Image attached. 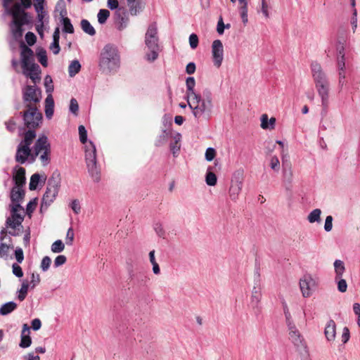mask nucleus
I'll use <instances>...</instances> for the list:
<instances>
[{
    "instance_id": "obj_1",
    "label": "nucleus",
    "mask_w": 360,
    "mask_h": 360,
    "mask_svg": "<svg viewBox=\"0 0 360 360\" xmlns=\"http://www.w3.org/2000/svg\"><path fill=\"white\" fill-rule=\"evenodd\" d=\"M3 6L6 11L13 16L11 25V32L15 39L22 35V26L30 22V20L24 9L32 6L31 0H4Z\"/></svg>"
},
{
    "instance_id": "obj_2",
    "label": "nucleus",
    "mask_w": 360,
    "mask_h": 360,
    "mask_svg": "<svg viewBox=\"0 0 360 360\" xmlns=\"http://www.w3.org/2000/svg\"><path fill=\"white\" fill-rule=\"evenodd\" d=\"M311 72L317 94L321 98L322 110L326 113L329 105L330 82L328 77L321 65L317 62L311 63Z\"/></svg>"
},
{
    "instance_id": "obj_3",
    "label": "nucleus",
    "mask_w": 360,
    "mask_h": 360,
    "mask_svg": "<svg viewBox=\"0 0 360 360\" xmlns=\"http://www.w3.org/2000/svg\"><path fill=\"white\" fill-rule=\"evenodd\" d=\"M187 101L193 116L198 122L208 121L211 118L214 103L210 91H205L202 96L199 94Z\"/></svg>"
},
{
    "instance_id": "obj_4",
    "label": "nucleus",
    "mask_w": 360,
    "mask_h": 360,
    "mask_svg": "<svg viewBox=\"0 0 360 360\" xmlns=\"http://www.w3.org/2000/svg\"><path fill=\"white\" fill-rule=\"evenodd\" d=\"M20 63L22 68V73L25 76L30 77L34 84L39 82L41 79L40 67L34 62V54L33 51L21 43L20 46Z\"/></svg>"
},
{
    "instance_id": "obj_5",
    "label": "nucleus",
    "mask_w": 360,
    "mask_h": 360,
    "mask_svg": "<svg viewBox=\"0 0 360 360\" xmlns=\"http://www.w3.org/2000/svg\"><path fill=\"white\" fill-rule=\"evenodd\" d=\"M98 66L103 72H116L120 66V56L117 48L110 44L102 49L99 56Z\"/></svg>"
},
{
    "instance_id": "obj_6",
    "label": "nucleus",
    "mask_w": 360,
    "mask_h": 360,
    "mask_svg": "<svg viewBox=\"0 0 360 360\" xmlns=\"http://www.w3.org/2000/svg\"><path fill=\"white\" fill-rule=\"evenodd\" d=\"M145 44L148 49L145 58L147 61L153 63L158 58L161 50L159 45L157 24L155 22L151 23L148 27L145 35Z\"/></svg>"
},
{
    "instance_id": "obj_7",
    "label": "nucleus",
    "mask_w": 360,
    "mask_h": 360,
    "mask_svg": "<svg viewBox=\"0 0 360 360\" xmlns=\"http://www.w3.org/2000/svg\"><path fill=\"white\" fill-rule=\"evenodd\" d=\"M51 144L47 136L41 135L37 139L33 146L32 160L34 161L37 157H39L41 165L44 167L50 163L51 159Z\"/></svg>"
},
{
    "instance_id": "obj_8",
    "label": "nucleus",
    "mask_w": 360,
    "mask_h": 360,
    "mask_svg": "<svg viewBox=\"0 0 360 360\" xmlns=\"http://www.w3.org/2000/svg\"><path fill=\"white\" fill-rule=\"evenodd\" d=\"M36 138V132L34 130H27L24 133L23 139L17 147L15 161L24 164L29 157L32 158V152L30 148L31 144Z\"/></svg>"
},
{
    "instance_id": "obj_9",
    "label": "nucleus",
    "mask_w": 360,
    "mask_h": 360,
    "mask_svg": "<svg viewBox=\"0 0 360 360\" xmlns=\"http://www.w3.org/2000/svg\"><path fill=\"white\" fill-rule=\"evenodd\" d=\"M61 177L58 172H53L51 176L49 179L46 192L41 200V207H47L56 199L60 186Z\"/></svg>"
},
{
    "instance_id": "obj_10",
    "label": "nucleus",
    "mask_w": 360,
    "mask_h": 360,
    "mask_svg": "<svg viewBox=\"0 0 360 360\" xmlns=\"http://www.w3.org/2000/svg\"><path fill=\"white\" fill-rule=\"evenodd\" d=\"M85 159L89 174L95 182H98L101 176L96 164V150L95 145L91 141H89V144L86 146Z\"/></svg>"
},
{
    "instance_id": "obj_11",
    "label": "nucleus",
    "mask_w": 360,
    "mask_h": 360,
    "mask_svg": "<svg viewBox=\"0 0 360 360\" xmlns=\"http://www.w3.org/2000/svg\"><path fill=\"white\" fill-rule=\"evenodd\" d=\"M22 101L25 108L38 107L41 100V91L36 86L27 85L22 89Z\"/></svg>"
},
{
    "instance_id": "obj_12",
    "label": "nucleus",
    "mask_w": 360,
    "mask_h": 360,
    "mask_svg": "<svg viewBox=\"0 0 360 360\" xmlns=\"http://www.w3.org/2000/svg\"><path fill=\"white\" fill-rule=\"evenodd\" d=\"M26 110L21 112L24 124L28 130H34L39 127L42 120V114L38 107L25 108Z\"/></svg>"
},
{
    "instance_id": "obj_13",
    "label": "nucleus",
    "mask_w": 360,
    "mask_h": 360,
    "mask_svg": "<svg viewBox=\"0 0 360 360\" xmlns=\"http://www.w3.org/2000/svg\"><path fill=\"white\" fill-rule=\"evenodd\" d=\"M243 182V172L236 171L234 172L229 188V196L232 200L236 201L238 198V195L242 191Z\"/></svg>"
},
{
    "instance_id": "obj_14",
    "label": "nucleus",
    "mask_w": 360,
    "mask_h": 360,
    "mask_svg": "<svg viewBox=\"0 0 360 360\" xmlns=\"http://www.w3.org/2000/svg\"><path fill=\"white\" fill-rule=\"evenodd\" d=\"M25 196V192L22 189V188L13 187L11 189V211H20L22 213H24V209L20 205V203L22 202Z\"/></svg>"
},
{
    "instance_id": "obj_15",
    "label": "nucleus",
    "mask_w": 360,
    "mask_h": 360,
    "mask_svg": "<svg viewBox=\"0 0 360 360\" xmlns=\"http://www.w3.org/2000/svg\"><path fill=\"white\" fill-rule=\"evenodd\" d=\"M314 278L309 274L303 276L300 280V288L304 297H310L316 288Z\"/></svg>"
},
{
    "instance_id": "obj_16",
    "label": "nucleus",
    "mask_w": 360,
    "mask_h": 360,
    "mask_svg": "<svg viewBox=\"0 0 360 360\" xmlns=\"http://www.w3.org/2000/svg\"><path fill=\"white\" fill-rule=\"evenodd\" d=\"M289 331V339L296 348L300 350L307 351V344L303 336L301 335L296 326L288 328Z\"/></svg>"
},
{
    "instance_id": "obj_17",
    "label": "nucleus",
    "mask_w": 360,
    "mask_h": 360,
    "mask_svg": "<svg viewBox=\"0 0 360 360\" xmlns=\"http://www.w3.org/2000/svg\"><path fill=\"white\" fill-rule=\"evenodd\" d=\"M212 56L214 65L219 68L224 60V46L221 40L216 39L212 42Z\"/></svg>"
},
{
    "instance_id": "obj_18",
    "label": "nucleus",
    "mask_w": 360,
    "mask_h": 360,
    "mask_svg": "<svg viewBox=\"0 0 360 360\" xmlns=\"http://www.w3.org/2000/svg\"><path fill=\"white\" fill-rule=\"evenodd\" d=\"M115 18L116 27L118 30L122 31L127 27L129 19L124 8H119L115 13Z\"/></svg>"
},
{
    "instance_id": "obj_19",
    "label": "nucleus",
    "mask_w": 360,
    "mask_h": 360,
    "mask_svg": "<svg viewBox=\"0 0 360 360\" xmlns=\"http://www.w3.org/2000/svg\"><path fill=\"white\" fill-rule=\"evenodd\" d=\"M127 2L131 15H138L145 7V0H127Z\"/></svg>"
},
{
    "instance_id": "obj_20",
    "label": "nucleus",
    "mask_w": 360,
    "mask_h": 360,
    "mask_svg": "<svg viewBox=\"0 0 360 360\" xmlns=\"http://www.w3.org/2000/svg\"><path fill=\"white\" fill-rule=\"evenodd\" d=\"M262 297V288L259 285H255L252 290L250 297V304L253 309H259Z\"/></svg>"
},
{
    "instance_id": "obj_21",
    "label": "nucleus",
    "mask_w": 360,
    "mask_h": 360,
    "mask_svg": "<svg viewBox=\"0 0 360 360\" xmlns=\"http://www.w3.org/2000/svg\"><path fill=\"white\" fill-rule=\"evenodd\" d=\"M172 141L169 143V149L174 157H177L181 149V134L175 133L171 136Z\"/></svg>"
},
{
    "instance_id": "obj_22",
    "label": "nucleus",
    "mask_w": 360,
    "mask_h": 360,
    "mask_svg": "<svg viewBox=\"0 0 360 360\" xmlns=\"http://www.w3.org/2000/svg\"><path fill=\"white\" fill-rule=\"evenodd\" d=\"M11 212V217L8 218L6 220V224L8 226L15 229L17 226L21 224L23 221V213L20 211Z\"/></svg>"
},
{
    "instance_id": "obj_23",
    "label": "nucleus",
    "mask_w": 360,
    "mask_h": 360,
    "mask_svg": "<svg viewBox=\"0 0 360 360\" xmlns=\"http://www.w3.org/2000/svg\"><path fill=\"white\" fill-rule=\"evenodd\" d=\"M324 334L328 341H333L335 340L336 325L333 320L330 319L328 321L325 328Z\"/></svg>"
},
{
    "instance_id": "obj_24",
    "label": "nucleus",
    "mask_w": 360,
    "mask_h": 360,
    "mask_svg": "<svg viewBox=\"0 0 360 360\" xmlns=\"http://www.w3.org/2000/svg\"><path fill=\"white\" fill-rule=\"evenodd\" d=\"M186 85L187 101L199 95V94H198L194 89L195 86V80L194 77H188L186 81Z\"/></svg>"
},
{
    "instance_id": "obj_25",
    "label": "nucleus",
    "mask_w": 360,
    "mask_h": 360,
    "mask_svg": "<svg viewBox=\"0 0 360 360\" xmlns=\"http://www.w3.org/2000/svg\"><path fill=\"white\" fill-rule=\"evenodd\" d=\"M13 180L15 186L22 188L25 184V169L23 167H19L13 175Z\"/></svg>"
},
{
    "instance_id": "obj_26",
    "label": "nucleus",
    "mask_w": 360,
    "mask_h": 360,
    "mask_svg": "<svg viewBox=\"0 0 360 360\" xmlns=\"http://www.w3.org/2000/svg\"><path fill=\"white\" fill-rule=\"evenodd\" d=\"M66 14L65 10H62L60 11V15H61V23L63 26V31L66 33L72 34L74 33V27L72 25L70 20L68 17H65V15Z\"/></svg>"
},
{
    "instance_id": "obj_27",
    "label": "nucleus",
    "mask_w": 360,
    "mask_h": 360,
    "mask_svg": "<svg viewBox=\"0 0 360 360\" xmlns=\"http://www.w3.org/2000/svg\"><path fill=\"white\" fill-rule=\"evenodd\" d=\"M60 39V30L59 27H56L53 34V42L50 45V49L52 52L56 55L60 52V48L59 46Z\"/></svg>"
},
{
    "instance_id": "obj_28",
    "label": "nucleus",
    "mask_w": 360,
    "mask_h": 360,
    "mask_svg": "<svg viewBox=\"0 0 360 360\" xmlns=\"http://www.w3.org/2000/svg\"><path fill=\"white\" fill-rule=\"evenodd\" d=\"M276 118L271 117L269 120L266 114H263L261 117V127L264 129L275 128Z\"/></svg>"
},
{
    "instance_id": "obj_29",
    "label": "nucleus",
    "mask_w": 360,
    "mask_h": 360,
    "mask_svg": "<svg viewBox=\"0 0 360 360\" xmlns=\"http://www.w3.org/2000/svg\"><path fill=\"white\" fill-rule=\"evenodd\" d=\"M334 270H335V278H340L342 277L343 274L345 271V266L343 261L340 259L335 260L333 263Z\"/></svg>"
},
{
    "instance_id": "obj_30",
    "label": "nucleus",
    "mask_w": 360,
    "mask_h": 360,
    "mask_svg": "<svg viewBox=\"0 0 360 360\" xmlns=\"http://www.w3.org/2000/svg\"><path fill=\"white\" fill-rule=\"evenodd\" d=\"M54 101L51 95H49L45 100V114L47 118H51L53 114Z\"/></svg>"
},
{
    "instance_id": "obj_31",
    "label": "nucleus",
    "mask_w": 360,
    "mask_h": 360,
    "mask_svg": "<svg viewBox=\"0 0 360 360\" xmlns=\"http://www.w3.org/2000/svg\"><path fill=\"white\" fill-rule=\"evenodd\" d=\"M171 132L167 129H164L162 131L161 134L156 138V140L155 141V145L157 147L162 146L165 145L169 136H171Z\"/></svg>"
},
{
    "instance_id": "obj_32",
    "label": "nucleus",
    "mask_w": 360,
    "mask_h": 360,
    "mask_svg": "<svg viewBox=\"0 0 360 360\" xmlns=\"http://www.w3.org/2000/svg\"><path fill=\"white\" fill-rule=\"evenodd\" d=\"M81 28L84 32L90 35L94 36L96 34V30L94 27L91 25L89 20L83 19L80 22Z\"/></svg>"
},
{
    "instance_id": "obj_33",
    "label": "nucleus",
    "mask_w": 360,
    "mask_h": 360,
    "mask_svg": "<svg viewBox=\"0 0 360 360\" xmlns=\"http://www.w3.org/2000/svg\"><path fill=\"white\" fill-rule=\"evenodd\" d=\"M16 308L17 304L14 302H6L0 308V314L2 316L7 315L14 311Z\"/></svg>"
},
{
    "instance_id": "obj_34",
    "label": "nucleus",
    "mask_w": 360,
    "mask_h": 360,
    "mask_svg": "<svg viewBox=\"0 0 360 360\" xmlns=\"http://www.w3.org/2000/svg\"><path fill=\"white\" fill-rule=\"evenodd\" d=\"M30 288V285L27 281H23L21 285V288L18 290L17 297L20 301H23L27 295Z\"/></svg>"
},
{
    "instance_id": "obj_35",
    "label": "nucleus",
    "mask_w": 360,
    "mask_h": 360,
    "mask_svg": "<svg viewBox=\"0 0 360 360\" xmlns=\"http://www.w3.org/2000/svg\"><path fill=\"white\" fill-rule=\"evenodd\" d=\"M321 210L319 208L313 210L307 216L309 223H319L321 221Z\"/></svg>"
},
{
    "instance_id": "obj_36",
    "label": "nucleus",
    "mask_w": 360,
    "mask_h": 360,
    "mask_svg": "<svg viewBox=\"0 0 360 360\" xmlns=\"http://www.w3.org/2000/svg\"><path fill=\"white\" fill-rule=\"evenodd\" d=\"M81 69V65L77 60H72L68 67V73L70 77L75 76Z\"/></svg>"
},
{
    "instance_id": "obj_37",
    "label": "nucleus",
    "mask_w": 360,
    "mask_h": 360,
    "mask_svg": "<svg viewBox=\"0 0 360 360\" xmlns=\"http://www.w3.org/2000/svg\"><path fill=\"white\" fill-rule=\"evenodd\" d=\"M240 16L242 18V21L244 24H246L248 21V2L247 0H242L240 1Z\"/></svg>"
},
{
    "instance_id": "obj_38",
    "label": "nucleus",
    "mask_w": 360,
    "mask_h": 360,
    "mask_svg": "<svg viewBox=\"0 0 360 360\" xmlns=\"http://www.w3.org/2000/svg\"><path fill=\"white\" fill-rule=\"evenodd\" d=\"M110 11L107 9H101L99 10L97 18H98V22L101 25H103L106 22L108 18L110 17Z\"/></svg>"
},
{
    "instance_id": "obj_39",
    "label": "nucleus",
    "mask_w": 360,
    "mask_h": 360,
    "mask_svg": "<svg viewBox=\"0 0 360 360\" xmlns=\"http://www.w3.org/2000/svg\"><path fill=\"white\" fill-rule=\"evenodd\" d=\"M149 259L153 265V271L155 274L158 275L160 273V269L158 264L157 263L155 257V250H151L149 252Z\"/></svg>"
},
{
    "instance_id": "obj_40",
    "label": "nucleus",
    "mask_w": 360,
    "mask_h": 360,
    "mask_svg": "<svg viewBox=\"0 0 360 360\" xmlns=\"http://www.w3.org/2000/svg\"><path fill=\"white\" fill-rule=\"evenodd\" d=\"M51 249L54 253H60L64 250L65 245L61 240H57L51 245Z\"/></svg>"
},
{
    "instance_id": "obj_41",
    "label": "nucleus",
    "mask_w": 360,
    "mask_h": 360,
    "mask_svg": "<svg viewBox=\"0 0 360 360\" xmlns=\"http://www.w3.org/2000/svg\"><path fill=\"white\" fill-rule=\"evenodd\" d=\"M40 180V175L38 173H35L32 175L29 184V188L31 191H34L37 188L38 184Z\"/></svg>"
},
{
    "instance_id": "obj_42",
    "label": "nucleus",
    "mask_w": 360,
    "mask_h": 360,
    "mask_svg": "<svg viewBox=\"0 0 360 360\" xmlns=\"http://www.w3.org/2000/svg\"><path fill=\"white\" fill-rule=\"evenodd\" d=\"M269 166L272 170L278 172L280 170V161L276 155L271 156L270 158Z\"/></svg>"
},
{
    "instance_id": "obj_43",
    "label": "nucleus",
    "mask_w": 360,
    "mask_h": 360,
    "mask_svg": "<svg viewBox=\"0 0 360 360\" xmlns=\"http://www.w3.org/2000/svg\"><path fill=\"white\" fill-rule=\"evenodd\" d=\"M32 344V339L30 336V335L27 334V335H21V340H20V342L19 344V346L21 347V348H27L29 347Z\"/></svg>"
},
{
    "instance_id": "obj_44",
    "label": "nucleus",
    "mask_w": 360,
    "mask_h": 360,
    "mask_svg": "<svg viewBox=\"0 0 360 360\" xmlns=\"http://www.w3.org/2000/svg\"><path fill=\"white\" fill-rule=\"evenodd\" d=\"M335 281L337 282L338 284V290L340 292H345L347 289V283L346 281L342 278V277H340V278H335Z\"/></svg>"
},
{
    "instance_id": "obj_45",
    "label": "nucleus",
    "mask_w": 360,
    "mask_h": 360,
    "mask_svg": "<svg viewBox=\"0 0 360 360\" xmlns=\"http://www.w3.org/2000/svg\"><path fill=\"white\" fill-rule=\"evenodd\" d=\"M37 57H38V60H39V62L44 66V67H46L47 65H48V63H47V57H46V52L45 50L44 49H41L39 50L37 53Z\"/></svg>"
},
{
    "instance_id": "obj_46",
    "label": "nucleus",
    "mask_w": 360,
    "mask_h": 360,
    "mask_svg": "<svg viewBox=\"0 0 360 360\" xmlns=\"http://www.w3.org/2000/svg\"><path fill=\"white\" fill-rule=\"evenodd\" d=\"M217 176L212 172H208L206 174L205 181L209 186H215L217 184Z\"/></svg>"
},
{
    "instance_id": "obj_47",
    "label": "nucleus",
    "mask_w": 360,
    "mask_h": 360,
    "mask_svg": "<svg viewBox=\"0 0 360 360\" xmlns=\"http://www.w3.org/2000/svg\"><path fill=\"white\" fill-rule=\"evenodd\" d=\"M41 281L40 276L37 273H32L31 276V281L29 283L30 287L34 289L37 285L39 284Z\"/></svg>"
},
{
    "instance_id": "obj_48",
    "label": "nucleus",
    "mask_w": 360,
    "mask_h": 360,
    "mask_svg": "<svg viewBox=\"0 0 360 360\" xmlns=\"http://www.w3.org/2000/svg\"><path fill=\"white\" fill-rule=\"evenodd\" d=\"M51 263V259L49 256L44 257L40 264L41 270L43 271H46L49 269Z\"/></svg>"
},
{
    "instance_id": "obj_49",
    "label": "nucleus",
    "mask_w": 360,
    "mask_h": 360,
    "mask_svg": "<svg viewBox=\"0 0 360 360\" xmlns=\"http://www.w3.org/2000/svg\"><path fill=\"white\" fill-rule=\"evenodd\" d=\"M79 140L82 143H85L87 141V131L83 125L79 126L78 128Z\"/></svg>"
},
{
    "instance_id": "obj_50",
    "label": "nucleus",
    "mask_w": 360,
    "mask_h": 360,
    "mask_svg": "<svg viewBox=\"0 0 360 360\" xmlns=\"http://www.w3.org/2000/svg\"><path fill=\"white\" fill-rule=\"evenodd\" d=\"M69 109L72 114L75 115H77L79 110V105L77 101L75 98H71Z\"/></svg>"
},
{
    "instance_id": "obj_51",
    "label": "nucleus",
    "mask_w": 360,
    "mask_h": 360,
    "mask_svg": "<svg viewBox=\"0 0 360 360\" xmlns=\"http://www.w3.org/2000/svg\"><path fill=\"white\" fill-rule=\"evenodd\" d=\"M75 233L72 227L69 228L65 238V243L68 245H72L74 240Z\"/></svg>"
},
{
    "instance_id": "obj_52",
    "label": "nucleus",
    "mask_w": 360,
    "mask_h": 360,
    "mask_svg": "<svg viewBox=\"0 0 360 360\" xmlns=\"http://www.w3.org/2000/svg\"><path fill=\"white\" fill-rule=\"evenodd\" d=\"M337 56H345V46L342 41H338L336 44Z\"/></svg>"
},
{
    "instance_id": "obj_53",
    "label": "nucleus",
    "mask_w": 360,
    "mask_h": 360,
    "mask_svg": "<svg viewBox=\"0 0 360 360\" xmlns=\"http://www.w3.org/2000/svg\"><path fill=\"white\" fill-rule=\"evenodd\" d=\"M67 261V258L65 255H60L56 257L54 260V266L56 268L63 265Z\"/></svg>"
},
{
    "instance_id": "obj_54",
    "label": "nucleus",
    "mask_w": 360,
    "mask_h": 360,
    "mask_svg": "<svg viewBox=\"0 0 360 360\" xmlns=\"http://www.w3.org/2000/svg\"><path fill=\"white\" fill-rule=\"evenodd\" d=\"M10 248L11 247L9 245H6V243H1V244H0V257H7Z\"/></svg>"
},
{
    "instance_id": "obj_55",
    "label": "nucleus",
    "mask_w": 360,
    "mask_h": 360,
    "mask_svg": "<svg viewBox=\"0 0 360 360\" xmlns=\"http://www.w3.org/2000/svg\"><path fill=\"white\" fill-rule=\"evenodd\" d=\"M25 40L28 45L32 46L36 42L37 37L34 33L28 32L25 34Z\"/></svg>"
},
{
    "instance_id": "obj_56",
    "label": "nucleus",
    "mask_w": 360,
    "mask_h": 360,
    "mask_svg": "<svg viewBox=\"0 0 360 360\" xmlns=\"http://www.w3.org/2000/svg\"><path fill=\"white\" fill-rule=\"evenodd\" d=\"M333 217L329 215L327 216L325 221L324 229L326 231L329 232L333 229Z\"/></svg>"
},
{
    "instance_id": "obj_57",
    "label": "nucleus",
    "mask_w": 360,
    "mask_h": 360,
    "mask_svg": "<svg viewBox=\"0 0 360 360\" xmlns=\"http://www.w3.org/2000/svg\"><path fill=\"white\" fill-rule=\"evenodd\" d=\"M216 155V151L213 148H208L205 151V159L212 161Z\"/></svg>"
},
{
    "instance_id": "obj_58",
    "label": "nucleus",
    "mask_w": 360,
    "mask_h": 360,
    "mask_svg": "<svg viewBox=\"0 0 360 360\" xmlns=\"http://www.w3.org/2000/svg\"><path fill=\"white\" fill-rule=\"evenodd\" d=\"M190 46L194 49L198 45V37L195 34H191L189 37Z\"/></svg>"
},
{
    "instance_id": "obj_59",
    "label": "nucleus",
    "mask_w": 360,
    "mask_h": 360,
    "mask_svg": "<svg viewBox=\"0 0 360 360\" xmlns=\"http://www.w3.org/2000/svg\"><path fill=\"white\" fill-rule=\"evenodd\" d=\"M13 274L18 277L21 278L23 276L22 268L18 264H13L12 266Z\"/></svg>"
},
{
    "instance_id": "obj_60",
    "label": "nucleus",
    "mask_w": 360,
    "mask_h": 360,
    "mask_svg": "<svg viewBox=\"0 0 360 360\" xmlns=\"http://www.w3.org/2000/svg\"><path fill=\"white\" fill-rule=\"evenodd\" d=\"M353 311L354 314L357 316L356 323L358 326L360 328V304L354 303L353 304Z\"/></svg>"
},
{
    "instance_id": "obj_61",
    "label": "nucleus",
    "mask_w": 360,
    "mask_h": 360,
    "mask_svg": "<svg viewBox=\"0 0 360 360\" xmlns=\"http://www.w3.org/2000/svg\"><path fill=\"white\" fill-rule=\"evenodd\" d=\"M284 316L285 319V324L288 328H292V326H295V323H294V321L290 311L284 313Z\"/></svg>"
},
{
    "instance_id": "obj_62",
    "label": "nucleus",
    "mask_w": 360,
    "mask_h": 360,
    "mask_svg": "<svg viewBox=\"0 0 360 360\" xmlns=\"http://www.w3.org/2000/svg\"><path fill=\"white\" fill-rule=\"evenodd\" d=\"M70 207L75 214H79L81 211V206L78 200H74L70 203Z\"/></svg>"
},
{
    "instance_id": "obj_63",
    "label": "nucleus",
    "mask_w": 360,
    "mask_h": 360,
    "mask_svg": "<svg viewBox=\"0 0 360 360\" xmlns=\"http://www.w3.org/2000/svg\"><path fill=\"white\" fill-rule=\"evenodd\" d=\"M15 259H16L17 262L18 263H22V262L24 259V255H23V251L22 250V248H16V250L15 251Z\"/></svg>"
},
{
    "instance_id": "obj_64",
    "label": "nucleus",
    "mask_w": 360,
    "mask_h": 360,
    "mask_svg": "<svg viewBox=\"0 0 360 360\" xmlns=\"http://www.w3.org/2000/svg\"><path fill=\"white\" fill-rule=\"evenodd\" d=\"M283 177L285 181L288 182V184H291L292 180V171L291 168H290L288 171L285 169L283 171Z\"/></svg>"
}]
</instances>
